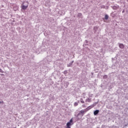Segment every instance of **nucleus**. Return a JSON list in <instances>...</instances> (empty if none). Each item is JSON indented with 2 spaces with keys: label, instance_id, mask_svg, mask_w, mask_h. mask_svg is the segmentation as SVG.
<instances>
[{
  "label": "nucleus",
  "instance_id": "nucleus-1",
  "mask_svg": "<svg viewBox=\"0 0 128 128\" xmlns=\"http://www.w3.org/2000/svg\"><path fill=\"white\" fill-rule=\"evenodd\" d=\"M74 124V122L72 118L70 120V122H68L66 124V128H70V126Z\"/></svg>",
  "mask_w": 128,
  "mask_h": 128
},
{
  "label": "nucleus",
  "instance_id": "nucleus-2",
  "mask_svg": "<svg viewBox=\"0 0 128 128\" xmlns=\"http://www.w3.org/2000/svg\"><path fill=\"white\" fill-rule=\"evenodd\" d=\"M94 105H91L89 106H88L87 108H86V110H91V108H94Z\"/></svg>",
  "mask_w": 128,
  "mask_h": 128
},
{
  "label": "nucleus",
  "instance_id": "nucleus-3",
  "mask_svg": "<svg viewBox=\"0 0 128 128\" xmlns=\"http://www.w3.org/2000/svg\"><path fill=\"white\" fill-rule=\"evenodd\" d=\"M28 6H26L22 5V10H26V8H28Z\"/></svg>",
  "mask_w": 128,
  "mask_h": 128
},
{
  "label": "nucleus",
  "instance_id": "nucleus-4",
  "mask_svg": "<svg viewBox=\"0 0 128 128\" xmlns=\"http://www.w3.org/2000/svg\"><path fill=\"white\" fill-rule=\"evenodd\" d=\"M119 48H124V46L122 44H119Z\"/></svg>",
  "mask_w": 128,
  "mask_h": 128
},
{
  "label": "nucleus",
  "instance_id": "nucleus-5",
  "mask_svg": "<svg viewBox=\"0 0 128 128\" xmlns=\"http://www.w3.org/2000/svg\"><path fill=\"white\" fill-rule=\"evenodd\" d=\"M100 112V110H96L94 114V116H96V114H98Z\"/></svg>",
  "mask_w": 128,
  "mask_h": 128
},
{
  "label": "nucleus",
  "instance_id": "nucleus-6",
  "mask_svg": "<svg viewBox=\"0 0 128 128\" xmlns=\"http://www.w3.org/2000/svg\"><path fill=\"white\" fill-rule=\"evenodd\" d=\"M84 114V110H82L80 111V113L78 114V115L82 114V116H83Z\"/></svg>",
  "mask_w": 128,
  "mask_h": 128
},
{
  "label": "nucleus",
  "instance_id": "nucleus-7",
  "mask_svg": "<svg viewBox=\"0 0 128 128\" xmlns=\"http://www.w3.org/2000/svg\"><path fill=\"white\" fill-rule=\"evenodd\" d=\"M118 8H119L118 6H113L112 8H113V10H118Z\"/></svg>",
  "mask_w": 128,
  "mask_h": 128
},
{
  "label": "nucleus",
  "instance_id": "nucleus-8",
  "mask_svg": "<svg viewBox=\"0 0 128 128\" xmlns=\"http://www.w3.org/2000/svg\"><path fill=\"white\" fill-rule=\"evenodd\" d=\"M104 19L105 20H108V14L105 15Z\"/></svg>",
  "mask_w": 128,
  "mask_h": 128
},
{
  "label": "nucleus",
  "instance_id": "nucleus-9",
  "mask_svg": "<svg viewBox=\"0 0 128 128\" xmlns=\"http://www.w3.org/2000/svg\"><path fill=\"white\" fill-rule=\"evenodd\" d=\"M80 102L82 104H84V100H82V98H80Z\"/></svg>",
  "mask_w": 128,
  "mask_h": 128
},
{
  "label": "nucleus",
  "instance_id": "nucleus-10",
  "mask_svg": "<svg viewBox=\"0 0 128 128\" xmlns=\"http://www.w3.org/2000/svg\"><path fill=\"white\" fill-rule=\"evenodd\" d=\"M78 105V102H76L74 104V106H76Z\"/></svg>",
  "mask_w": 128,
  "mask_h": 128
},
{
  "label": "nucleus",
  "instance_id": "nucleus-11",
  "mask_svg": "<svg viewBox=\"0 0 128 128\" xmlns=\"http://www.w3.org/2000/svg\"><path fill=\"white\" fill-rule=\"evenodd\" d=\"M87 102H91L90 99V98L87 99Z\"/></svg>",
  "mask_w": 128,
  "mask_h": 128
},
{
  "label": "nucleus",
  "instance_id": "nucleus-12",
  "mask_svg": "<svg viewBox=\"0 0 128 128\" xmlns=\"http://www.w3.org/2000/svg\"><path fill=\"white\" fill-rule=\"evenodd\" d=\"M104 78H108V76L106 75H105Z\"/></svg>",
  "mask_w": 128,
  "mask_h": 128
},
{
  "label": "nucleus",
  "instance_id": "nucleus-13",
  "mask_svg": "<svg viewBox=\"0 0 128 128\" xmlns=\"http://www.w3.org/2000/svg\"><path fill=\"white\" fill-rule=\"evenodd\" d=\"M112 128H116V126H112Z\"/></svg>",
  "mask_w": 128,
  "mask_h": 128
},
{
  "label": "nucleus",
  "instance_id": "nucleus-14",
  "mask_svg": "<svg viewBox=\"0 0 128 128\" xmlns=\"http://www.w3.org/2000/svg\"><path fill=\"white\" fill-rule=\"evenodd\" d=\"M0 104H2V102H0Z\"/></svg>",
  "mask_w": 128,
  "mask_h": 128
}]
</instances>
